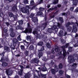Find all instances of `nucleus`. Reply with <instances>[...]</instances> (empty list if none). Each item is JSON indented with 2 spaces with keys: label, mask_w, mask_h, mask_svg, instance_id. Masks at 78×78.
<instances>
[{
  "label": "nucleus",
  "mask_w": 78,
  "mask_h": 78,
  "mask_svg": "<svg viewBox=\"0 0 78 78\" xmlns=\"http://www.w3.org/2000/svg\"><path fill=\"white\" fill-rule=\"evenodd\" d=\"M73 26V29L72 30V32L73 33H76L77 31V27H76V25L75 23L73 22H68L65 24V26L66 28L69 27H70V25H72Z\"/></svg>",
  "instance_id": "f257e3e1"
},
{
  "label": "nucleus",
  "mask_w": 78,
  "mask_h": 78,
  "mask_svg": "<svg viewBox=\"0 0 78 78\" xmlns=\"http://www.w3.org/2000/svg\"><path fill=\"white\" fill-rule=\"evenodd\" d=\"M68 59L70 63H73L75 62V61L78 60V57L76 56L74 57L73 55H69L68 56Z\"/></svg>",
  "instance_id": "f03ea898"
},
{
  "label": "nucleus",
  "mask_w": 78,
  "mask_h": 78,
  "mask_svg": "<svg viewBox=\"0 0 78 78\" xmlns=\"http://www.w3.org/2000/svg\"><path fill=\"white\" fill-rule=\"evenodd\" d=\"M27 27H28L26 28L25 30L22 32L23 33H25L26 34H27V33H28L29 34L32 33V30H33V29L32 28H30L31 26L30 23H27Z\"/></svg>",
  "instance_id": "7ed1b4c3"
},
{
  "label": "nucleus",
  "mask_w": 78,
  "mask_h": 78,
  "mask_svg": "<svg viewBox=\"0 0 78 78\" xmlns=\"http://www.w3.org/2000/svg\"><path fill=\"white\" fill-rule=\"evenodd\" d=\"M62 48H63V56L61 55L59 56L58 58V59H60L61 58L64 59L66 56V55H69V52L68 51L66 52V50H65V48H63V46H62Z\"/></svg>",
  "instance_id": "20e7f679"
},
{
  "label": "nucleus",
  "mask_w": 78,
  "mask_h": 78,
  "mask_svg": "<svg viewBox=\"0 0 78 78\" xmlns=\"http://www.w3.org/2000/svg\"><path fill=\"white\" fill-rule=\"evenodd\" d=\"M13 45L14 47L13 48L12 47V50H15V48H16V47L18 45V47L19 46V41L18 40L16 39V38H13Z\"/></svg>",
  "instance_id": "39448f33"
},
{
  "label": "nucleus",
  "mask_w": 78,
  "mask_h": 78,
  "mask_svg": "<svg viewBox=\"0 0 78 78\" xmlns=\"http://www.w3.org/2000/svg\"><path fill=\"white\" fill-rule=\"evenodd\" d=\"M35 15V14H33V13H31L30 16V17L32 19V20L34 23H37L38 22V19H37V16L34 17Z\"/></svg>",
  "instance_id": "423d86ee"
},
{
  "label": "nucleus",
  "mask_w": 78,
  "mask_h": 78,
  "mask_svg": "<svg viewBox=\"0 0 78 78\" xmlns=\"http://www.w3.org/2000/svg\"><path fill=\"white\" fill-rule=\"evenodd\" d=\"M52 30H55V33H57L58 31V26L54 25L52 27V28H49L48 30L49 33H51V32H52Z\"/></svg>",
  "instance_id": "0eeeda50"
},
{
  "label": "nucleus",
  "mask_w": 78,
  "mask_h": 78,
  "mask_svg": "<svg viewBox=\"0 0 78 78\" xmlns=\"http://www.w3.org/2000/svg\"><path fill=\"white\" fill-rule=\"evenodd\" d=\"M26 8H27L28 9H27L26 8L24 7L22 9V12L23 13H29V9L30 8V7L28 5H27L26 7Z\"/></svg>",
  "instance_id": "6e6552de"
},
{
  "label": "nucleus",
  "mask_w": 78,
  "mask_h": 78,
  "mask_svg": "<svg viewBox=\"0 0 78 78\" xmlns=\"http://www.w3.org/2000/svg\"><path fill=\"white\" fill-rule=\"evenodd\" d=\"M9 16L10 17H13L14 18V21L17 20V17L16 15H14L12 12H10L9 14Z\"/></svg>",
  "instance_id": "1a4fd4ad"
},
{
  "label": "nucleus",
  "mask_w": 78,
  "mask_h": 78,
  "mask_svg": "<svg viewBox=\"0 0 78 78\" xmlns=\"http://www.w3.org/2000/svg\"><path fill=\"white\" fill-rule=\"evenodd\" d=\"M37 31H40V28L38 27H36L34 29L33 33L34 34H38V32Z\"/></svg>",
  "instance_id": "9d476101"
},
{
  "label": "nucleus",
  "mask_w": 78,
  "mask_h": 78,
  "mask_svg": "<svg viewBox=\"0 0 78 78\" xmlns=\"http://www.w3.org/2000/svg\"><path fill=\"white\" fill-rule=\"evenodd\" d=\"M23 41H22L21 42H20V43H23L24 42V44L25 45H26L28 47L30 45V42H27L26 41V40H23Z\"/></svg>",
  "instance_id": "9b49d317"
},
{
  "label": "nucleus",
  "mask_w": 78,
  "mask_h": 78,
  "mask_svg": "<svg viewBox=\"0 0 78 78\" xmlns=\"http://www.w3.org/2000/svg\"><path fill=\"white\" fill-rule=\"evenodd\" d=\"M38 56L39 57V58L40 59L42 56H43V55H44V53L42 52L39 51H38Z\"/></svg>",
  "instance_id": "f8f14e48"
},
{
  "label": "nucleus",
  "mask_w": 78,
  "mask_h": 78,
  "mask_svg": "<svg viewBox=\"0 0 78 78\" xmlns=\"http://www.w3.org/2000/svg\"><path fill=\"white\" fill-rule=\"evenodd\" d=\"M12 10L13 11V12H17V8L16 5H14L12 8Z\"/></svg>",
  "instance_id": "ddd939ff"
},
{
  "label": "nucleus",
  "mask_w": 78,
  "mask_h": 78,
  "mask_svg": "<svg viewBox=\"0 0 78 78\" xmlns=\"http://www.w3.org/2000/svg\"><path fill=\"white\" fill-rule=\"evenodd\" d=\"M48 22H45L44 23H43L42 24V26L43 27V30H44L46 27H47V23Z\"/></svg>",
  "instance_id": "4468645a"
},
{
  "label": "nucleus",
  "mask_w": 78,
  "mask_h": 78,
  "mask_svg": "<svg viewBox=\"0 0 78 78\" xmlns=\"http://www.w3.org/2000/svg\"><path fill=\"white\" fill-rule=\"evenodd\" d=\"M43 14V12H42L41 11H38L36 14V15H35V17H37V16H41V15H42Z\"/></svg>",
  "instance_id": "2eb2a0df"
},
{
  "label": "nucleus",
  "mask_w": 78,
  "mask_h": 78,
  "mask_svg": "<svg viewBox=\"0 0 78 78\" xmlns=\"http://www.w3.org/2000/svg\"><path fill=\"white\" fill-rule=\"evenodd\" d=\"M4 49L6 51H10V48L7 46H5L4 47Z\"/></svg>",
  "instance_id": "dca6fc26"
},
{
  "label": "nucleus",
  "mask_w": 78,
  "mask_h": 78,
  "mask_svg": "<svg viewBox=\"0 0 78 78\" xmlns=\"http://www.w3.org/2000/svg\"><path fill=\"white\" fill-rule=\"evenodd\" d=\"M33 62L36 64H38L39 62V60L37 58H35L33 60Z\"/></svg>",
  "instance_id": "f3484780"
},
{
  "label": "nucleus",
  "mask_w": 78,
  "mask_h": 78,
  "mask_svg": "<svg viewBox=\"0 0 78 78\" xmlns=\"http://www.w3.org/2000/svg\"><path fill=\"white\" fill-rule=\"evenodd\" d=\"M18 22L20 26H21V25H22L23 23V21L22 20H19Z\"/></svg>",
  "instance_id": "a211bd4d"
},
{
  "label": "nucleus",
  "mask_w": 78,
  "mask_h": 78,
  "mask_svg": "<svg viewBox=\"0 0 78 78\" xmlns=\"http://www.w3.org/2000/svg\"><path fill=\"white\" fill-rule=\"evenodd\" d=\"M55 51L56 52H59V51H60V49H59L58 46H55Z\"/></svg>",
  "instance_id": "6ab92c4d"
},
{
  "label": "nucleus",
  "mask_w": 78,
  "mask_h": 78,
  "mask_svg": "<svg viewBox=\"0 0 78 78\" xmlns=\"http://www.w3.org/2000/svg\"><path fill=\"white\" fill-rule=\"evenodd\" d=\"M73 1V5L74 6H76L77 5V3L78 2V0H72Z\"/></svg>",
  "instance_id": "aec40b11"
},
{
  "label": "nucleus",
  "mask_w": 78,
  "mask_h": 78,
  "mask_svg": "<svg viewBox=\"0 0 78 78\" xmlns=\"http://www.w3.org/2000/svg\"><path fill=\"white\" fill-rule=\"evenodd\" d=\"M23 69H20L18 72V74L20 76H22V74H23Z\"/></svg>",
  "instance_id": "412c9836"
},
{
  "label": "nucleus",
  "mask_w": 78,
  "mask_h": 78,
  "mask_svg": "<svg viewBox=\"0 0 78 78\" xmlns=\"http://www.w3.org/2000/svg\"><path fill=\"white\" fill-rule=\"evenodd\" d=\"M63 31L62 30H60L59 32L58 33V35L60 37H62V36L63 34Z\"/></svg>",
  "instance_id": "4be33fe9"
},
{
  "label": "nucleus",
  "mask_w": 78,
  "mask_h": 78,
  "mask_svg": "<svg viewBox=\"0 0 78 78\" xmlns=\"http://www.w3.org/2000/svg\"><path fill=\"white\" fill-rule=\"evenodd\" d=\"M66 28L67 31L69 32H70V31H71V30H72V27L71 26H69Z\"/></svg>",
  "instance_id": "5701e85b"
},
{
  "label": "nucleus",
  "mask_w": 78,
  "mask_h": 78,
  "mask_svg": "<svg viewBox=\"0 0 78 78\" xmlns=\"http://www.w3.org/2000/svg\"><path fill=\"white\" fill-rule=\"evenodd\" d=\"M15 35L16 34L14 32H11L10 33V36H11L12 37H15Z\"/></svg>",
  "instance_id": "b1692460"
},
{
  "label": "nucleus",
  "mask_w": 78,
  "mask_h": 78,
  "mask_svg": "<svg viewBox=\"0 0 78 78\" xmlns=\"http://www.w3.org/2000/svg\"><path fill=\"white\" fill-rule=\"evenodd\" d=\"M56 69H51V72L52 74L53 75H55V73L56 72Z\"/></svg>",
  "instance_id": "393cba45"
},
{
  "label": "nucleus",
  "mask_w": 78,
  "mask_h": 78,
  "mask_svg": "<svg viewBox=\"0 0 78 78\" xmlns=\"http://www.w3.org/2000/svg\"><path fill=\"white\" fill-rule=\"evenodd\" d=\"M59 20L61 22V23H64V20H63V18L62 17H60L59 18Z\"/></svg>",
  "instance_id": "a878e982"
},
{
  "label": "nucleus",
  "mask_w": 78,
  "mask_h": 78,
  "mask_svg": "<svg viewBox=\"0 0 78 78\" xmlns=\"http://www.w3.org/2000/svg\"><path fill=\"white\" fill-rule=\"evenodd\" d=\"M62 23H57L58 26V28H62V27H63L62 25Z\"/></svg>",
  "instance_id": "bb28decb"
},
{
  "label": "nucleus",
  "mask_w": 78,
  "mask_h": 78,
  "mask_svg": "<svg viewBox=\"0 0 78 78\" xmlns=\"http://www.w3.org/2000/svg\"><path fill=\"white\" fill-rule=\"evenodd\" d=\"M26 39L28 41L31 42V37H30V36H27Z\"/></svg>",
  "instance_id": "cd10ccee"
},
{
  "label": "nucleus",
  "mask_w": 78,
  "mask_h": 78,
  "mask_svg": "<svg viewBox=\"0 0 78 78\" xmlns=\"http://www.w3.org/2000/svg\"><path fill=\"white\" fill-rule=\"evenodd\" d=\"M41 70L43 72H45L47 71V68L45 66H44L41 68Z\"/></svg>",
  "instance_id": "c85d7f7f"
},
{
  "label": "nucleus",
  "mask_w": 78,
  "mask_h": 78,
  "mask_svg": "<svg viewBox=\"0 0 78 78\" xmlns=\"http://www.w3.org/2000/svg\"><path fill=\"white\" fill-rule=\"evenodd\" d=\"M30 74L29 73H27L25 76V78H30Z\"/></svg>",
  "instance_id": "c756f323"
},
{
  "label": "nucleus",
  "mask_w": 78,
  "mask_h": 78,
  "mask_svg": "<svg viewBox=\"0 0 78 78\" xmlns=\"http://www.w3.org/2000/svg\"><path fill=\"white\" fill-rule=\"evenodd\" d=\"M2 66L3 67H6L8 66V63L6 62H4L2 63Z\"/></svg>",
  "instance_id": "7c9ffc66"
},
{
  "label": "nucleus",
  "mask_w": 78,
  "mask_h": 78,
  "mask_svg": "<svg viewBox=\"0 0 78 78\" xmlns=\"http://www.w3.org/2000/svg\"><path fill=\"white\" fill-rule=\"evenodd\" d=\"M21 49L22 50L24 51L25 49V46L23 45H21L20 46Z\"/></svg>",
  "instance_id": "2f4dec72"
},
{
  "label": "nucleus",
  "mask_w": 78,
  "mask_h": 78,
  "mask_svg": "<svg viewBox=\"0 0 78 78\" xmlns=\"http://www.w3.org/2000/svg\"><path fill=\"white\" fill-rule=\"evenodd\" d=\"M44 44V43L42 41H41L38 43V45L39 46H42V45Z\"/></svg>",
  "instance_id": "473e14b6"
},
{
  "label": "nucleus",
  "mask_w": 78,
  "mask_h": 78,
  "mask_svg": "<svg viewBox=\"0 0 78 78\" xmlns=\"http://www.w3.org/2000/svg\"><path fill=\"white\" fill-rule=\"evenodd\" d=\"M63 67V65H62V63H60L59 64V65H58V67L59 69H62V67Z\"/></svg>",
  "instance_id": "72a5a7b5"
},
{
  "label": "nucleus",
  "mask_w": 78,
  "mask_h": 78,
  "mask_svg": "<svg viewBox=\"0 0 78 78\" xmlns=\"http://www.w3.org/2000/svg\"><path fill=\"white\" fill-rule=\"evenodd\" d=\"M29 51H28L26 50V51H25L24 52V54L26 55V56H28V53Z\"/></svg>",
  "instance_id": "f704fd0d"
},
{
  "label": "nucleus",
  "mask_w": 78,
  "mask_h": 78,
  "mask_svg": "<svg viewBox=\"0 0 78 78\" xmlns=\"http://www.w3.org/2000/svg\"><path fill=\"white\" fill-rule=\"evenodd\" d=\"M29 62V60L28 58H25V60L24 61L23 63L24 64H25L26 62Z\"/></svg>",
  "instance_id": "c9c22d12"
},
{
  "label": "nucleus",
  "mask_w": 78,
  "mask_h": 78,
  "mask_svg": "<svg viewBox=\"0 0 78 78\" xmlns=\"http://www.w3.org/2000/svg\"><path fill=\"white\" fill-rule=\"evenodd\" d=\"M44 46H42V47L41 48L40 50H38V51H44Z\"/></svg>",
  "instance_id": "e433bc0d"
},
{
  "label": "nucleus",
  "mask_w": 78,
  "mask_h": 78,
  "mask_svg": "<svg viewBox=\"0 0 78 78\" xmlns=\"http://www.w3.org/2000/svg\"><path fill=\"white\" fill-rule=\"evenodd\" d=\"M36 5H34L31 8V9H37V8L36 7Z\"/></svg>",
  "instance_id": "4c0bfd02"
},
{
  "label": "nucleus",
  "mask_w": 78,
  "mask_h": 78,
  "mask_svg": "<svg viewBox=\"0 0 78 78\" xmlns=\"http://www.w3.org/2000/svg\"><path fill=\"white\" fill-rule=\"evenodd\" d=\"M29 49L30 50H33V49H34V46H33V45H31L29 47Z\"/></svg>",
  "instance_id": "58836bf2"
},
{
  "label": "nucleus",
  "mask_w": 78,
  "mask_h": 78,
  "mask_svg": "<svg viewBox=\"0 0 78 78\" xmlns=\"http://www.w3.org/2000/svg\"><path fill=\"white\" fill-rule=\"evenodd\" d=\"M34 2V1L33 0H32L30 2V5H34L35 4Z\"/></svg>",
  "instance_id": "ea45409f"
},
{
  "label": "nucleus",
  "mask_w": 78,
  "mask_h": 78,
  "mask_svg": "<svg viewBox=\"0 0 78 78\" xmlns=\"http://www.w3.org/2000/svg\"><path fill=\"white\" fill-rule=\"evenodd\" d=\"M3 31L4 33H7V32H8V28H7V27L4 28Z\"/></svg>",
  "instance_id": "a19ab883"
},
{
  "label": "nucleus",
  "mask_w": 78,
  "mask_h": 78,
  "mask_svg": "<svg viewBox=\"0 0 78 78\" xmlns=\"http://www.w3.org/2000/svg\"><path fill=\"white\" fill-rule=\"evenodd\" d=\"M41 77H42L43 78H47V76L46 75H44V74H41Z\"/></svg>",
  "instance_id": "79ce46f5"
},
{
  "label": "nucleus",
  "mask_w": 78,
  "mask_h": 78,
  "mask_svg": "<svg viewBox=\"0 0 78 78\" xmlns=\"http://www.w3.org/2000/svg\"><path fill=\"white\" fill-rule=\"evenodd\" d=\"M23 3L24 4H28V0H24L23 1Z\"/></svg>",
  "instance_id": "37998d69"
},
{
  "label": "nucleus",
  "mask_w": 78,
  "mask_h": 78,
  "mask_svg": "<svg viewBox=\"0 0 78 78\" xmlns=\"http://www.w3.org/2000/svg\"><path fill=\"white\" fill-rule=\"evenodd\" d=\"M72 66L73 67H74L75 68L76 67V66H77V64L76 63H74L72 65Z\"/></svg>",
  "instance_id": "c03bdc74"
},
{
  "label": "nucleus",
  "mask_w": 78,
  "mask_h": 78,
  "mask_svg": "<svg viewBox=\"0 0 78 78\" xmlns=\"http://www.w3.org/2000/svg\"><path fill=\"white\" fill-rule=\"evenodd\" d=\"M44 9H44V8H42V7H40L39 8V10L40 11H44Z\"/></svg>",
  "instance_id": "a18cd8bd"
},
{
  "label": "nucleus",
  "mask_w": 78,
  "mask_h": 78,
  "mask_svg": "<svg viewBox=\"0 0 78 78\" xmlns=\"http://www.w3.org/2000/svg\"><path fill=\"white\" fill-rule=\"evenodd\" d=\"M55 69L56 70V72L58 71V66H55L54 67Z\"/></svg>",
  "instance_id": "49530a36"
},
{
  "label": "nucleus",
  "mask_w": 78,
  "mask_h": 78,
  "mask_svg": "<svg viewBox=\"0 0 78 78\" xmlns=\"http://www.w3.org/2000/svg\"><path fill=\"white\" fill-rule=\"evenodd\" d=\"M61 41L62 43V44H64L66 42V41L64 40L63 39H61Z\"/></svg>",
  "instance_id": "de8ad7c7"
},
{
  "label": "nucleus",
  "mask_w": 78,
  "mask_h": 78,
  "mask_svg": "<svg viewBox=\"0 0 78 78\" xmlns=\"http://www.w3.org/2000/svg\"><path fill=\"white\" fill-rule=\"evenodd\" d=\"M5 58L4 57H2L0 60V61L1 62H3V61H5Z\"/></svg>",
  "instance_id": "09e8293b"
},
{
  "label": "nucleus",
  "mask_w": 78,
  "mask_h": 78,
  "mask_svg": "<svg viewBox=\"0 0 78 78\" xmlns=\"http://www.w3.org/2000/svg\"><path fill=\"white\" fill-rule=\"evenodd\" d=\"M73 48L72 47H69L68 50L70 52L71 51H72Z\"/></svg>",
  "instance_id": "8fccbe9b"
},
{
  "label": "nucleus",
  "mask_w": 78,
  "mask_h": 78,
  "mask_svg": "<svg viewBox=\"0 0 78 78\" xmlns=\"http://www.w3.org/2000/svg\"><path fill=\"white\" fill-rule=\"evenodd\" d=\"M59 73L61 75H62V74H63L64 73V71L62 70H60L59 72Z\"/></svg>",
  "instance_id": "3c124183"
},
{
  "label": "nucleus",
  "mask_w": 78,
  "mask_h": 78,
  "mask_svg": "<svg viewBox=\"0 0 78 78\" xmlns=\"http://www.w3.org/2000/svg\"><path fill=\"white\" fill-rule=\"evenodd\" d=\"M54 1L53 2V3L54 5H56L57 4V3H58V2L57 1H56L55 0H54Z\"/></svg>",
  "instance_id": "603ef678"
},
{
  "label": "nucleus",
  "mask_w": 78,
  "mask_h": 78,
  "mask_svg": "<svg viewBox=\"0 0 78 78\" xmlns=\"http://www.w3.org/2000/svg\"><path fill=\"white\" fill-rule=\"evenodd\" d=\"M54 9H55L53 7H52V8H50L49 9H48V11H53V10Z\"/></svg>",
  "instance_id": "864d4df0"
},
{
  "label": "nucleus",
  "mask_w": 78,
  "mask_h": 78,
  "mask_svg": "<svg viewBox=\"0 0 78 78\" xmlns=\"http://www.w3.org/2000/svg\"><path fill=\"white\" fill-rule=\"evenodd\" d=\"M74 7H70V10L71 11H73V9H74Z\"/></svg>",
  "instance_id": "5fc2aeb1"
},
{
  "label": "nucleus",
  "mask_w": 78,
  "mask_h": 78,
  "mask_svg": "<svg viewBox=\"0 0 78 78\" xmlns=\"http://www.w3.org/2000/svg\"><path fill=\"white\" fill-rule=\"evenodd\" d=\"M5 52L3 51L2 53L0 55L2 56H5Z\"/></svg>",
  "instance_id": "6e6d98bb"
},
{
  "label": "nucleus",
  "mask_w": 78,
  "mask_h": 78,
  "mask_svg": "<svg viewBox=\"0 0 78 78\" xmlns=\"http://www.w3.org/2000/svg\"><path fill=\"white\" fill-rule=\"evenodd\" d=\"M69 43L66 44L65 45V46H64V47H65V48H67V47H69Z\"/></svg>",
  "instance_id": "4d7b16f0"
},
{
  "label": "nucleus",
  "mask_w": 78,
  "mask_h": 78,
  "mask_svg": "<svg viewBox=\"0 0 78 78\" xmlns=\"http://www.w3.org/2000/svg\"><path fill=\"white\" fill-rule=\"evenodd\" d=\"M17 39L19 41H20L21 40H22V39H21L20 38V35H19L17 38Z\"/></svg>",
  "instance_id": "13d9d810"
},
{
  "label": "nucleus",
  "mask_w": 78,
  "mask_h": 78,
  "mask_svg": "<svg viewBox=\"0 0 78 78\" xmlns=\"http://www.w3.org/2000/svg\"><path fill=\"white\" fill-rule=\"evenodd\" d=\"M20 26H17L16 28V30H19L20 29Z\"/></svg>",
  "instance_id": "bf43d9fd"
},
{
  "label": "nucleus",
  "mask_w": 78,
  "mask_h": 78,
  "mask_svg": "<svg viewBox=\"0 0 78 78\" xmlns=\"http://www.w3.org/2000/svg\"><path fill=\"white\" fill-rule=\"evenodd\" d=\"M75 12H78V7H77L74 10Z\"/></svg>",
  "instance_id": "052dcab7"
},
{
  "label": "nucleus",
  "mask_w": 78,
  "mask_h": 78,
  "mask_svg": "<svg viewBox=\"0 0 78 78\" xmlns=\"http://www.w3.org/2000/svg\"><path fill=\"white\" fill-rule=\"evenodd\" d=\"M6 2H8L9 3H10V2H12L13 0H5Z\"/></svg>",
  "instance_id": "680f3d73"
},
{
  "label": "nucleus",
  "mask_w": 78,
  "mask_h": 78,
  "mask_svg": "<svg viewBox=\"0 0 78 78\" xmlns=\"http://www.w3.org/2000/svg\"><path fill=\"white\" fill-rule=\"evenodd\" d=\"M78 47V43H76L74 45V47Z\"/></svg>",
  "instance_id": "e2e57ef3"
},
{
  "label": "nucleus",
  "mask_w": 78,
  "mask_h": 78,
  "mask_svg": "<svg viewBox=\"0 0 78 78\" xmlns=\"http://www.w3.org/2000/svg\"><path fill=\"white\" fill-rule=\"evenodd\" d=\"M66 16H68L69 15H70V12L69 11H68L67 12H66Z\"/></svg>",
  "instance_id": "0e129e2a"
},
{
  "label": "nucleus",
  "mask_w": 78,
  "mask_h": 78,
  "mask_svg": "<svg viewBox=\"0 0 78 78\" xmlns=\"http://www.w3.org/2000/svg\"><path fill=\"white\" fill-rule=\"evenodd\" d=\"M62 16H67L66 14H67V13H62Z\"/></svg>",
  "instance_id": "69168bd1"
},
{
  "label": "nucleus",
  "mask_w": 78,
  "mask_h": 78,
  "mask_svg": "<svg viewBox=\"0 0 78 78\" xmlns=\"http://www.w3.org/2000/svg\"><path fill=\"white\" fill-rule=\"evenodd\" d=\"M30 67V65H27L26 66L25 68L26 69H29Z\"/></svg>",
  "instance_id": "338daca9"
},
{
  "label": "nucleus",
  "mask_w": 78,
  "mask_h": 78,
  "mask_svg": "<svg viewBox=\"0 0 78 78\" xmlns=\"http://www.w3.org/2000/svg\"><path fill=\"white\" fill-rule=\"evenodd\" d=\"M66 76L67 78H70V76L68 75H66Z\"/></svg>",
  "instance_id": "774afa93"
}]
</instances>
